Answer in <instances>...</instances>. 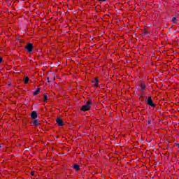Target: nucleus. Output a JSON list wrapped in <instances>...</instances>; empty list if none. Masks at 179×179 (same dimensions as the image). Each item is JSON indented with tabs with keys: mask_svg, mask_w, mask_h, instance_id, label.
Listing matches in <instances>:
<instances>
[{
	"mask_svg": "<svg viewBox=\"0 0 179 179\" xmlns=\"http://www.w3.org/2000/svg\"><path fill=\"white\" fill-rule=\"evenodd\" d=\"M92 108V102L90 101H87V103L81 107V111H89Z\"/></svg>",
	"mask_w": 179,
	"mask_h": 179,
	"instance_id": "1",
	"label": "nucleus"
},
{
	"mask_svg": "<svg viewBox=\"0 0 179 179\" xmlns=\"http://www.w3.org/2000/svg\"><path fill=\"white\" fill-rule=\"evenodd\" d=\"M33 44L32 43H28L27 44V45L25 46V50L29 53V54H31V52H33Z\"/></svg>",
	"mask_w": 179,
	"mask_h": 179,
	"instance_id": "2",
	"label": "nucleus"
},
{
	"mask_svg": "<svg viewBox=\"0 0 179 179\" xmlns=\"http://www.w3.org/2000/svg\"><path fill=\"white\" fill-rule=\"evenodd\" d=\"M146 103L148 106H150V107H156V104L153 103V100H152V96H148L146 99Z\"/></svg>",
	"mask_w": 179,
	"mask_h": 179,
	"instance_id": "3",
	"label": "nucleus"
},
{
	"mask_svg": "<svg viewBox=\"0 0 179 179\" xmlns=\"http://www.w3.org/2000/svg\"><path fill=\"white\" fill-rule=\"evenodd\" d=\"M31 125L32 127H40V125H41V124H40V122H38V120L34 119V120L31 122Z\"/></svg>",
	"mask_w": 179,
	"mask_h": 179,
	"instance_id": "4",
	"label": "nucleus"
},
{
	"mask_svg": "<svg viewBox=\"0 0 179 179\" xmlns=\"http://www.w3.org/2000/svg\"><path fill=\"white\" fill-rule=\"evenodd\" d=\"M31 118H32V120H37L38 118V114H37V112L32 111L31 113Z\"/></svg>",
	"mask_w": 179,
	"mask_h": 179,
	"instance_id": "5",
	"label": "nucleus"
},
{
	"mask_svg": "<svg viewBox=\"0 0 179 179\" xmlns=\"http://www.w3.org/2000/svg\"><path fill=\"white\" fill-rule=\"evenodd\" d=\"M56 122L59 125V127H64V121H62V119H61V117H57L56 119Z\"/></svg>",
	"mask_w": 179,
	"mask_h": 179,
	"instance_id": "6",
	"label": "nucleus"
},
{
	"mask_svg": "<svg viewBox=\"0 0 179 179\" xmlns=\"http://www.w3.org/2000/svg\"><path fill=\"white\" fill-rule=\"evenodd\" d=\"M138 90H140L141 92H143L146 90V85L145 83H141L140 85V88H138Z\"/></svg>",
	"mask_w": 179,
	"mask_h": 179,
	"instance_id": "7",
	"label": "nucleus"
},
{
	"mask_svg": "<svg viewBox=\"0 0 179 179\" xmlns=\"http://www.w3.org/2000/svg\"><path fill=\"white\" fill-rule=\"evenodd\" d=\"M92 83H94V87H97V86H99V79L96 78H94L92 81Z\"/></svg>",
	"mask_w": 179,
	"mask_h": 179,
	"instance_id": "8",
	"label": "nucleus"
},
{
	"mask_svg": "<svg viewBox=\"0 0 179 179\" xmlns=\"http://www.w3.org/2000/svg\"><path fill=\"white\" fill-rule=\"evenodd\" d=\"M73 169H75V170H80V166H79V165H78V164H74L73 165Z\"/></svg>",
	"mask_w": 179,
	"mask_h": 179,
	"instance_id": "9",
	"label": "nucleus"
},
{
	"mask_svg": "<svg viewBox=\"0 0 179 179\" xmlns=\"http://www.w3.org/2000/svg\"><path fill=\"white\" fill-rule=\"evenodd\" d=\"M40 93V88H38L37 90H36V91H35L34 93H33V94L34 95V96H37V94H38Z\"/></svg>",
	"mask_w": 179,
	"mask_h": 179,
	"instance_id": "10",
	"label": "nucleus"
},
{
	"mask_svg": "<svg viewBox=\"0 0 179 179\" xmlns=\"http://www.w3.org/2000/svg\"><path fill=\"white\" fill-rule=\"evenodd\" d=\"M24 83H25V85H27V83H29V77H25Z\"/></svg>",
	"mask_w": 179,
	"mask_h": 179,
	"instance_id": "11",
	"label": "nucleus"
},
{
	"mask_svg": "<svg viewBox=\"0 0 179 179\" xmlns=\"http://www.w3.org/2000/svg\"><path fill=\"white\" fill-rule=\"evenodd\" d=\"M43 97V101H47V100H48V96H47V94H44Z\"/></svg>",
	"mask_w": 179,
	"mask_h": 179,
	"instance_id": "12",
	"label": "nucleus"
},
{
	"mask_svg": "<svg viewBox=\"0 0 179 179\" xmlns=\"http://www.w3.org/2000/svg\"><path fill=\"white\" fill-rule=\"evenodd\" d=\"M176 20H177V17H173L172 18L171 22H173L174 23Z\"/></svg>",
	"mask_w": 179,
	"mask_h": 179,
	"instance_id": "13",
	"label": "nucleus"
},
{
	"mask_svg": "<svg viewBox=\"0 0 179 179\" xmlns=\"http://www.w3.org/2000/svg\"><path fill=\"white\" fill-rule=\"evenodd\" d=\"M146 34H149V33L147 31H144L143 32V36H146Z\"/></svg>",
	"mask_w": 179,
	"mask_h": 179,
	"instance_id": "14",
	"label": "nucleus"
},
{
	"mask_svg": "<svg viewBox=\"0 0 179 179\" xmlns=\"http://www.w3.org/2000/svg\"><path fill=\"white\" fill-rule=\"evenodd\" d=\"M143 92H141V94H140V97L141 98V99H143Z\"/></svg>",
	"mask_w": 179,
	"mask_h": 179,
	"instance_id": "15",
	"label": "nucleus"
},
{
	"mask_svg": "<svg viewBox=\"0 0 179 179\" xmlns=\"http://www.w3.org/2000/svg\"><path fill=\"white\" fill-rule=\"evenodd\" d=\"M35 173H36V172H34V171H31V176H34Z\"/></svg>",
	"mask_w": 179,
	"mask_h": 179,
	"instance_id": "16",
	"label": "nucleus"
},
{
	"mask_svg": "<svg viewBox=\"0 0 179 179\" xmlns=\"http://www.w3.org/2000/svg\"><path fill=\"white\" fill-rule=\"evenodd\" d=\"M98 1V2H101V1H102L103 2H106V1H107V0H97Z\"/></svg>",
	"mask_w": 179,
	"mask_h": 179,
	"instance_id": "17",
	"label": "nucleus"
},
{
	"mask_svg": "<svg viewBox=\"0 0 179 179\" xmlns=\"http://www.w3.org/2000/svg\"><path fill=\"white\" fill-rule=\"evenodd\" d=\"M148 124H152V120H148Z\"/></svg>",
	"mask_w": 179,
	"mask_h": 179,
	"instance_id": "18",
	"label": "nucleus"
},
{
	"mask_svg": "<svg viewBox=\"0 0 179 179\" xmlns=\"http://www.w3.org/2000/svg\"><path fill=\"white\" fill-rule=\"evenodd\" d=\"M3 60V59H2V57H0V64H1V62H2Z\"/></svg>",
	"mask_w": 179,
	"mask_h": 179,
	"instance_id": "19",
	"label": "nucleus"
},
{
	"mask_svg": "<svg viewBox=\"0 0 179 179\" xmlns=\"http://www.w3.org/2000/svg\"><path fill=\"white\" fill-rule=\"evenodd\" d=\"M49 79H50V78H49V77H48V78H47V80H48Z\"/></svg>",
	"mask_w": 179,
	"mask_h": 179,
	"instance_id": "20",
	"label": "nucleus"
},
{
	"mask_svg": "<svg viewBox=\"0 0 179 179\" xmlns=\"http://www.w3.org/2000/svg\"><path fill=\"white\" fill-rule=\"evenodd\" d=\"M50 83V80H48V83Z\"/></svg>",
	"mask_w": 179,
	"mask_h": 179,
	"instance_id": "21",
	"label": "nucleus"
},
{
	"mask_svg": "<svg viewBox=\"0 0 179 179\" xmlns=\"http://www.w3.org/2000/svg\"><path fill=\"white\" fill-rule=\"evenodd\" d=\"M0 148H1V145H0Z\"/></svg>",
	"mask_w": 179,
	"mask_h": 179,
	"instance_id": "22",
	"label": "nucleus"
}]
</instances>
